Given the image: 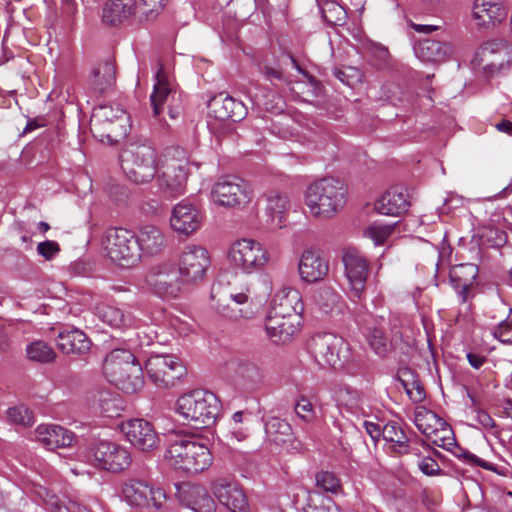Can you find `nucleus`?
<instances>
[{
  "label": "nucleus",
  "mask_w": 512,
  "mask_h": 512,
  "mask_svg": "<svg viewBox=\"0 0 512 512\" xmlns=\"http://www.w3.org/2000/svg\"><path fill=\"white\" fill-rule=\"evenodd\" d=\"M308 350L322 367L343 368L351 360L349 344L332 333L314 335L308 342Z\"/></svg>",
  "instance_id": "423d86ee"
},
{
  "label": "nucleus",
  "mask_w": 512,
  "mask_h": 512,
  "mask_svg": "<svg viewBox=\"0 0 512 512\" xmlns=\"http://www.w3.org/2000/svg\"><path fill=\"white\" fill-rule=\"evenodd\" d=\"M167 0H109L102 10L103 22L117 25L132 16L149 17L161 10Z\"/></svg>",
  "instance_id": "9b49d317"
},
{
  "label": "nucleus",
  "mask_w": 512,
  "mask_h": 512,
  "mask_svg": "<svg viewBox=\"0 0 512 512\" xmlns=\"http://www.w3.org/2000/svg\"><path fill=\"white\" fill-rule=\"evenodd\" d=\"M153 116L161 118L164 111L171 119L178 118L183 111L182 97L168 80L163 68L160 67L155 76L153 92L150 95Z\"/></svg>",
  "instance_id": "f8f14e48"
},
{
  "label": "nucleus",
  "mask_w": 512,
  "mask_h": 512,
  "mask_svg": "<svg viewBox=\"0 0 512 512\" xmlns=\"http://www.w3.org/2000/svg\"><path fill=\"white\" fill-rule=\"evenodd\" d=\"M189 157L185 149L171 147L165 150L156 173L159 190L169 196L178 197L186 192L189 175Z\"/></svg>",
  "instance_id": "f03ea898"
},
{
  "label": "nucleus",
  "mask_w": 512,
  "mask_h": 512,
  "mask_svg": "<svg viewBox=\"0 0 512 512\" xmlns=\"http://www.w3.org/2000/svg\"><path fill=\"white\" fill-rule=\"evenodd\" d=\"M301 316L299 314L282 315L269 312L265 322V330L268 338L276 344L290 342L299 332Z\"/></svg>",
  "instance_id": "4be33fe9"
},
{
  "label": "nucleus",
  "mask_w": 512,
  "mask_h": 512,
  "mask_svg": "<svg viewBox=\"0 0 512 512\" xmlns=\"http://www.w3.org/2000/svg\"><path fill=\"white\" fill-rule=\"evenodd\" d=\"M300 278L308 283L322 280L328 273V263L313 250H305L298 263Z\"/></svg>",
  "instance_id": "7c9ffc66"
},
{
  "label": "nucleus",
  "mask_w": 512,
  "mask_h": 512,
  "mask_svg": "<svg viewBox=\"0 0 512 512\" xmlns=\"http://www.w3.org/2000/svg\"><path fill=\"white\" fill-rule=\"evenodd\" d=\"M122 496L131 506L160 509L166 500L164 491L154 488L148 482L139 479H128L122 485Z\"/></svg>",
  "instance_id": "6ab92c4d"
},
{
  "label": "nucleus",
  "mask_w": 512,
  "mask_h": 512,
  "mask_svg": "<svg viewBox=\"0 0 512 512\" xmlns=\"http://www.w3.org/2000/svg\"><path fill=\"white\" fill-rule=\"evenodd\" d=\"M130 372L135 380L134 385H138V363L135 356L125 349H114L104 359L103 373L109 382L116 385L119 389H132V385L125 384L123 376Z\"/></svg>",
  "instance_id": "4468645a"
},
{
  "label": "nucleus",
  "mask_w": 512,
  "mask_h": 512,
  "mask_svg": "<svg viewBox=\"0 0 512 512\" xmlns=\"http://www.w3.org/2000/svg\"><path fill=\"white\" fill-rule=\"evenodd\" d=\"M211 489L218 502L230 512H248L247 496L237 483L219 478L213 482Z\"/></svg>",
  "instance_id": "b1692460"
},
{
  "label": "nucleus",
  "mask_w": 512,
  "mask_h": 512,
  "mask_svg": "<svg viewBox=\"0 0 512 512\" xmlns=\"http://www.w3.org/2000/svg\"><path fill=\"white\" fill-rule=\"evenodd\" d=\"M92 85L95 90L104 93L109 90L116 81V69L111 60L98 63L91 71Z\"/></svg>",
  "instance_id": "a19ab883"
},
{
  "label": "nucleus",
  "mask_w": 512,
  "mask_h": 512,
  "mask_svg": "<svg viewBox=\"0 0 512 512\" xmlns=\"http://www.w3.org/2000/svg\"><path fill=\"white\" fill-rule=\"evenodd\" d=\"M90 127L93 132H106L108 140L125 137L130 132V117L118 104L100 105L94 108Z\"/></svg>",
  "instance_id": "9d476101"
},
{
  "label": "nucleus",
  "mask_w": 512,
  "mask_h": 512,
  "mask_svg": "<svg viewBox=\"0 0 512 512\" xmlns=\"http://www.w3.org/2000/svg\"><path fill=\"white\" fill-rule=\"evenodd\" d=\"M396 223L393 224H378L374 223L369 226L365 235L373 240L375 245L383 244L386 239L392 234Z\"/></svg>",
  "instance_id": "603ef678"
},
{
  "label": "nucleus",
  "mask_w": 512,
  "mask_h": 512,
  "mask_svg": "<svg viewBox=\"0 0 512 512\" xmlns=\"http://www.w3.org/2000/svg\"><path fill=\"white\" fill-rule=\"evenodd\" d=\"M26 355L30 361L37 363H51L56 358L53 348L42 340L33 341L28 344Z\"/></svg>",
  "instance_id": "49530a36"
},
{
  "label": "nucleus",
  "mask_w": 512,
  "mask_h": 512,
  "mask_svg": "<svg viewBox=\"0 0 512 512\" xmlns=\"http://www.w3.org/2000/svg\"><path fill=\"white\" fill-rule=\"evenodd\" d=\"M478 275V267L472 263L461 264L450 272V279L459 289L458 295L463 303L467 300V293Z\"/></svg>",
  "instance_id": "58836bf2"
},
{
  "label": "nucleus",
  "mask_w": 512,
  "mask_h": 512,
  "mask_svg": "<svg viewBox=\"0 0 512 512\" xmlns=\"http://www.w3.org/2000/svg\"><path fill=\"white\" fill-rule=\"evenodd\" d=\"M383 439L394 444V450L398 453H407L409 439L403 429L396 422H389L382 428Z\"/></svg>",
  "instance_id": "a18cd8bd"
},
{
  "label": "nucleus",
  "mask_w": 512,
  "mask_h": 512,
  "mask_svg": "<svg viewBox=\"0 0 512 512\" xmlns=\"http://www.w3.org/2000/svg\"><path fill=\"white\" fill-rule=\"evenodd\" d=\"M302 311L303 303L300 293L296 289L283 287L274 294L269 312L282 315L299 314L301 316Z\"/></svg>",
  "instance_id": "c9c22d12"
},
{
  "label": "nucleus",
  "mask_w": 512,
  "mask_h": 512,
  "mask_svg": "<svg viewBox=\"0 0 512 512\" xmlns=\"http://www.w3.org/2000/svg\"><path fill=\"white\" fill-rule=\"evenodd\" d=\"M416 56L422 61L442 62L452 53L450 44L434 39H424L414 48Z\"/></svg>",
  "instance_id": "4c0bfd02"
},
{
  "label": "nucleus",
  "mask_w": 512,
  "mask_h": 512,
  "mask_svg": "<svg viewBox=\"0 0 512 512\" xmlns=\"http://www.w3.org/2000/svg\"><path fill=\"white\" fill-rule=\"evenodd\" d=\"M367 341L371 349L381 357L387 356L391 351V342L382 328L371 329L367 335Z\"/></svg>",
  "instance_id": "de8ad7c7"
},
{
  "label": "nucleus",
  "mask_w": 512,
  "mask_h": 512,
  "mask_svg": "<svg viewBox=\"0 0 512 512\" xmlns=\"http://www.w3.org/2000/svg\"><path fill=\"white\" fill-rule=\"evenodd\" d=\"M508 11L501 0H475L473 17L477 25L489 27L502 22Z\"/></svg>",
  "instance_id": "473e14b6"
},
{
  "label": "nucleus",
  "mask_w": 512,
  "mask_h": 512,
  "mask_svg": "<svg viewBox=\"0 0 512 512\" xmlns=\"http://www.w3.org/2000/svg\"><path fill=\"white\" fill-rule=\"evenodd\" d=\"M176 411L187 425L203 429L215 423L219 402L212 392L197 389L178 398Z\"/></svg>",
  "instance_id": "7ed1b4c3"
},
{
  "label": "nucleus",
  "mask_w": 512,
  "mask_h": 512,
  "mask_svg": "<svg viewBox=\"0 0 512 512\" xmlns=\"http://www.w3.org/2000/svg\"><path fill=\"white\" fill-rule=\"evenodd\" d=\"M170 329L179 337H188L196 331V323L188 316H172L169 319Z\"/></svg>",
  "instance_id": "3c124183"
},
{
  "label": "nucleus",
  "mask_w": 512,
  "mask_h": 512,
  "mask_svg": "<svg viewBox=\"0 0 512 512\" xmlns=\"http://www.w3.org/2000/svg\"><path fill=\"white\" fill-rule=\"evenodd\" d=\"M229 433L238 442L245 440L249 435L247 425H230Z\"/></svg>",
  "instance_id": "e2e57ef3"
},
{
  "label": "nucleus",
  "mask_w": 512,
  "mask_h": 512,
  "mask_svg": "<svg viewBox=\"0 0 512 512\" xmlns=\"http://www.w3.org/2000/svg\"><path fill=\"white\" fill-rule=\"evenodd\" d=\"M102 247L106 256L115 264L130 268L140 259L139 243L133 231L125 228H110L105 232Z\"/></svg>",
  "instance_id": "0eeeda50"
},
{
  "label": "nucleus",
  "mask_w": 512,
  "mask_h": 512,
  "mask_svg": "<svg viewBox=\"0 0 512 512\" xmlns=\"http://www.w3.org/2000/svg\"><path fill=\"white\" fill-rule=\"evenodd\" d=\"M363 425L366 432L371 436L373 440H378L382 435V429L379 427V425L369 421H365Z\"/></svg>",
  "instance_id": "338daca9"
},
{
  "label": "nucleus",
  "mask_w": 512,
  "mask_h": 512,
  "mask_svg": "<svg viewBox=\"0 0 512 512\" xmlns=\"http://www.w3.org/2000/svg\"><path fill=\"white\" fill-rule=\"evenodd\" d=\"M262 73L270 81H272L273 79H276V80H279V81L283 80V74H282V72L279 69L265 66L262 69Z\"/></svg>",
  "instance_id": "774afa93"
},
{
  "label": "nucleus",
  "mask_w": 512,
  "mask_h": 512,
  "mask_svg": "<svg viewBox=\"0 0 512 512\" xmlns=\"http://www.w3.org/2000/svg\"><path fill=\"white\" fill-rule=\"evenodd\" d=\"M290 210V199L281 191H270L266 194V223L274 230L285 227L286 218Z\"/></svg>",
  "instance_id": "bb28decb"
},
{
  "label": "nucleus",
  "mask_w": 512,
  "mask_h": 512,
  "mask_svg": "<svg viewBox=\"0 0 512 512\" xmlns=\"http://www.w3.org/2000/svg\"><path fill=\"white\" fill-rule=\"evenodd\" d=\"M57 345L65 354H85L91 349V341L79 329L61 331L57 337Z\"/></svg>",
  "instance_id": "e433bc0d"
},
{
  "label": "nucleus",
  "mask_w": 512,
  "mask_h": 512,
  "mask_svg": "<svg viewBox=\"0 0 512 512\" xmlns=\"http://www.w3.org/2000/svg\"><path fill=\"white\" fill-rule=\"evenodd\" d=\"M120 428L127 441L139 451L149 453L159 447V435L153 424L145 419H129Z\"/></svg>",
  "instance_id": "412c9836"
},
{
  "label": "nucleus",
  "mask_w": 512,
  "mask_h": 512,
  "mask_svg": "<svg viewBox=\"0 0 512 512\" xmlns=\"http://www.w3.org/2000/svg\"><path fill=\"white\" fill-rule=\"evenodd\" d=\"M210 265V256L206 248L196 244L186 245L180 255L178 269L184 283L193 284L202 281Z\"/></svg>",
  "instance_id": "a211bd4d"
},
{
  "label": "nucleus",
  "mask_w": 512,
  "mask_h": 512,
  "mask_svg": "<svg viewBox=\"0 0 512 512\" xmlns=\"http://www.w3.org/2000/svg\"><path fill=\"white\" fill-rule=\"evenodd\" d=\"M253 295L252 284L248 285L245 290L239 292H230L225 294V289L221 285L212 287L211 298L214 302L216 311L228 319L237 320L238 318H250L251 312H243L242 309L231 308L227 303V299L233 300L236 304L243 305L249 302Z\"/></svg>",
  "instance_id": "5701e85b"
},
{
  "label": "nucleus",
  "mask_w": 512,
  "mask_h": 512,
  "mask_svg": "<svg viewBox=\"0 0 512 512\" xmlns=\"http://www.w3.org/2000/svg\"><path fill=\"white\" fill-rule=\"evenodd\" d=\"M96 403L99 411L109 418L120 415V412L123 410L121 397L109 391L98 392Z\"/></svg>",
  "instance_id": "c03bdc74"
},
{
  "label": "nucleus",
  "mask_w": 512,
  "mask_h": 512,
  "mask_svg": "<svg viewBox=\"0 0 512 512\" xmlns=\"http://www.w3.org/2000/svg\"><path fill=\"white\" fill-rule=\"evenodd\" d=\"M138 373H139L138 380L140 383L137 386L134 385L135 380H134L133 376H130L131 375L130 372L126 373V375L123 376V381L125 382V384L127 383L129 385H132V389H121L123 392L128 393V394H133V393L140 391L143 388V386H144L143 371H142V367L139 363H138Z\"/></svg>",
  "instance_id": "bf43d9fd"
},
{
  "label": "nucleus",
  "mask_w": 512,
  "mask_h": 512,
  "mask_svg": "<svg viewBox=\"0 0 512 512\" xmlns=\"http://www.w3.org/2000/svg\"><path fill=\"white\" fill-rule=\"evenodd\" d=\"M410 202L403 187H393L375 202V210L383 215L399 216L408 210Z\"/></svg>",
  "instance_id": "72a5a7b5"
},
{
  "label": "nucleus",
  "mask_w": 512,
  "mask_h": 512,
  "mask_svg": "<svg viewBox=\"0 0 512 512\" xmlns=\"http://www.w3.org/2000/svg\"><path fill=\"white\" fill-rule=\"evenodd\" d=\"M428 439L431 440L432 444L448 451H452V449L456 447V439L453 430L446 422L445 425L439 426Z\"/></svg>",
  "instance_id": "09e8293b"
},
{
  "label": "nucleus",
  "mask_w": 512,
  "mask_h": 512,
  "mask_svg": "<svg viewBox=\"0 0 512 512\" xmlns=\"http://www.w3.org/2000/svg\"><path fill=\"white\" fill-rule=\"evenodd\" d=\"M343 264L350 292L353 297L360 299L367 281L368 262L358 251L347 250L343 255Z\"/></svg>",
  "instance_id": "393cba45"
},
{
  "label": "nucleus",
  "mask_w": 512,
  "mask_h": 512,
  "mask_svg": "<svg viewBox=\"0 0 512 512\" xmlns=\"http://www.w3.org/2000/svg\"><path fill=\"white\" fill-rule=\"evenodd\" d=\"M267 440L277 446H284L292 441L291 425L278 417H272L265 424Z\"/></svg>",
  "instance_id": "ea45409f"
},
{
  "label": "nucleus",
  "mask_w": 512,
  "mask_h": 512,
  "mask_svg": "<svg viewBox=\"0 0 512 512\" xmlns=\"http://www.w3.org/2000/svg\"><path fill=\"white\" fill-rule=\"evenodd\" d=\"M314 301L324 313H332L340 310L342 297L334 288L323 286L314 295Z\"/></svg>",
  "instance_id": "37998d69"
},
{
  "label": "nucleus",
  "mask_w": 512,
  "mask_h": 512,
  "mask_svg": "<svg viewBox=\"0 0 512 512\" xmlns=\"http://www.w3.org/2000/svg\"><path fill=\"white\" fill-rule=\"evenodd\" d=\"M204 218V212L199 206L182 200L171 209L169 227L178 237L189 238L200 230Z\"/></svg>",
  "instance_id": "f3484780"
},
{
  "label": "nucleus",
  "mask_w": 512,
  "mask_h": 512,
  "mask_svg": "<svg viewBox=\"0 0 512 512\" xmlns=\"http://www.w3.org/2000/svg\"><path fill=\"white\" fill-rule=\"evenodd\" d=\"M317 485L327 492L335 493L340 488V481L335 474L322 471L316 475Z\"/></svg>",
  "instance_id": "5fc2aeb1"
},
{
  "label": "nucleus",
  "mask_w": 512,
  "mask_h": 512,
  "mask_svg": "<svg viewBox=\"0 0 512 512\" xmlns=\"http://www.w3.org/2000/svg\"><path fill=\"white\" fill-rule=\"evenodd\" d=\"M135 235L137 242L139 243L140 259L143 254L149 256L157 255L166 247V236L156 225H143Z\"/></svg>",
  "instance_id": "2f4dec72"
},
{
  "label": "nucleus",
  "mask_w": 512,
  "mask_h": 512,
  "mask_svg": "<svg viewBox=\"0 0 512 512\" xmlns=\"http://www.w3.org/2000/svg\"><path fill=\"white\" fill-rule=\"evenodd\" d=\"M414 423L417 429L427 438L433 434L439 426L445 425V421L436 413L425 407H417L414 412Z\"/></svg>",
  "instance_id": "79ce46f5"
},
{
  "label": "nucleus",
  "mask_w": 512,
  "mask_h": 512,
  "mask_svg": "<svg viewBox=\"0 0 512 512\" xmlns=\"http://www.w3.org/2000/svg\"><path fill=\"white\" fill-rule=\"evenodd\" d=\"M419 469L428 476H434L441 471L438 463L431 457H425L418 462Z\"/></svg>",
  "instance_id": "680f3d73"
},
{
  "label": "nucleus",
  "mask_w": 512,
  "mask_h": 512,
  "mask_svg": "<svg viewBox=\"0 0 512 512\" xmlns=\"http://www.w3.org/2000/svg\"><path fill=\"white\" fill-rule=\"evenodd\" d=\"M254 192L250 184L237 176H222L211 189L212 201L221 207L242 209L253 199Z\"/></svg>",
  "instance_id": "6e6552de"
},
{
  "label": "nucleus",
  "mask_w": 512,
  "mask_h": 512,
  "mask_svg": "<svg viewBox=\"0 0 512 512\" xmlns=\"http://www.w3.org/2000/svg\"><path fill=\"white\" fill-rule=\"evenodd\" d=\"M295 413L299 419L306 423H312L317 418V411L313 404L306 397H301L295 405Z\"/></svg>",
  "instance_id": "864d4df0"
},
{
  "label": "nucleus",
  "mask_w": 512,
  "mask_h": 512,
  "mask_svg": "<svg viewBox=\"0 0 512 512\" xmlns=\"http://www.w3.org/2000/svg\"><path fill=\"white\" fill-rule=\"evenodd\" d=\"M228 258L237 269L251 274L267 265L270 261V253L255 239L241 238L231 244Z\"/></svg>",
  "instance_id": "1a4fd4ad"
},
{
  "label": "nucleus",
  "mask_w": 512,
  "mask_h": 512,
  "mask_svg": "<svg viewBox=\"0 0 512 512\" xmlns=\"http://www.w3.org/2000/svg\"><path fill=\"white\" fill-rule=\"evenodd\" d=\"M138 373H139L138 380L140 383L137 386L134 385L135 380H134L133 376H130L131 375L130 372L126 373V375L123 376V381L125 382V384L127 383L129 385H132V389H121L123 392L128 393V394H133V393L140 391L143 388V386H144L143 371H142V367L139 363H138Z\"/></svg>",
  "instance_id": "052dcab7"
},
{
  "label": "nucleus",
  "mask_w": 512,
  "mask_h": 512,
  "mask_svg": "<svg viewBox=\"0 0 512 512\" xmlns=\"http://www.w3.org/2000/svg\"><path fill=\"white\" fill-rule=\"evenodd\" d=\"M210 116L220 121L231 120L237 122L247 115V109L241 101L220 93L210 99L208 103Z\"/></svg>",
  "instance_id": "a878e982"
},
{
  "label": "nucleus",
  "mask_w": 512,
  "mask_h": 512,
  "mask_svg": "<svg viewBox=\"0 0 512 512\" xmlns=\"http://www.w3.org/2000/svg\"><path fill=\"white\" fill-rule=\"evenodd\" d=\"M95 315L108 326L124 330L137 326V318L120 307L107 303H98L94 308Z\"/></svg>",
  "instance_id": "c756f323"
},
{
  "label": "nucleus",
  "mask_w": 512,
  "mask_h": 512,
  "mask_svg": "<svg viewBox=\"0 0 512 512\" xmlns=\"http://www.w3.org/2000/svg\"><path fill=\"white\" fill-rule=\"evenodd\" d=\"M37 254L47 261L53 260L61 251L60 245L54 240H45L38 243Z\"/></svg>",
  "instance_id": "4d7b16f0"
},
{
  "label": "nucleus",
  "mask_w": 512,
  "mask_h": 512,
  "mask_svg": "<svg viewBox=\"0 0 512 512\" xmlns=\"http://www.w3.org/2000/svg\"><path fill=\"white\" fill-rule=\"evenodd\" d=\"M169 465L187 473H199L212 464L208 447L188 436H177L166 450Z\"/></svg>",
  "instance_id": "20e7f679"
},
{
  "label": "nucleus",
  "mask_w": 512,
  "mask_h": 512,
  "mask_svg": "<svg viewBox=\"0 0 512 512\" xmlns=\"http://www.w3.org/2000/svg\"><path fill=\"white\" fill-rule=\"evenodd\" d=\"M147 283L155 294L162 298H176L184 283L180 271L173 263L165 262L154 267L147 277Z\"/></svg>",
  "instance_id": "aec40b11"
},
{
  "label": "nucleus",
  "mask_w": 512,
  "mask_h": 512,
  "mask_svg": "<svg viewBox=\"0 0 512 512\" xmlns=\"http://www.w3.org/2000/svg\"><path fill=\"white\" fill-rule=\"evenodd\" d=\"M88 458L96 467L110 472L124 471L132 462L126 447L109 440L94 443L89 449Z\"/></svg>",
  "instance_id": "ddd939ff"
},
{
  "label": "nucleus",
  "mask_w": 512,
  "mask_h": 512,
  "mask_svg": "<svg viewBox=\"0 0 512 512\" xmlns=\"http://www.w3.org/2000/svg\"><path fill=\"white\" fill-rule=\"evenodd\" d=\"M149 379L158 387L173 386L186 374L182 361L174 355H153L145 365Z\"/></svg>",
  "instance_id": "dca6fc26"
},
{
  "label": "nucleus",
  "mask_w": 512,
  "mask_h": 512,
  "mask_svg": "<svg viewBox=\"0 0 512 512\" xmlns=\"http://www.w3.org/2000/svg\"><path fill=\"white\" fill-rule=\"evenodd\" d=\"M407 394L409 398L415 403L422 402L426 396L423 387L418 384H414L411 389H407Z\"/></svg>",
  "instance_id": "69168bd1"
},
{
  "label": "nucleus",
  "mask_w": 512,
  "mask_h": 512,
  "mask_svg": "<svg viewBox=\"0 0 512 512\" xmlns=\"http://www.w3.org/2000/svg\"><path fill=\"white\" fill-rule=\"evenodd\" d=\"M180 501L195 512H214L216 503L207 489L201 485H184L179 489Z\"/></svg>",
  "instance_id": "c85d7f7f"
},
{
  "label": "nucleus",
  "mask_w": 512,
  "mask_h": 512,
  "mask_svg": "<svg viewBox=\"0 0 512 512\" xmlns=\"http://www.w3.org/2000/svg\"><path fill=\"white\" fill-rule=\"evenodd\" d=\"M34 439L46 449L69 447L74 441V434L56 424H41L33 432Z\"/></svg>",
  "instance_id": "cd10ccee"
},
{
  "label": "nucleus",
  "mask_w": 512,
  "mask_h": 512,
  "mask_svg": "<svg viewBox=\"0 0 512 512\" xmlns=\"http://www.w3.org/2000/svg\"><path fill=\"white\" fill-rule=\"evenodd\" d=\"M231 369L238 383L246 390L257 388L263 381L260 367L249 359L238 358L233 360Z\"/></svg>",
  "instance_id": "f704fd0d"
},
{
  "label": "nucleus",
  "mask_w": 512,
  "mask_h": 512,
  "mask_svg": "<svg viewBox=\"0 0 512 512\" xmlns=\"http://www.w3.org/2000/svg\"><path fill=\"white\" fill-rule=\"evenodd\" d=\"M322 14L326 21L333 23V24H339L340 22L344 21L346 18V12L345 10L335 4V3H326L322 8Z\"/></svg>",
  "instance_id": "6e6d98bb"
},
{
  "label": "nucleus",
  "mask_w": 512,
  "mask_h": 512,
  "mask_svg": "<svg viewBox=\"0 0 512 512\" xmlns=\"http://www.w3.org/2000/svg\"><path fill=\"white\" fill-rule=\"evenodd\" d=\"M45 503L50 512H71L70 509L62 504L54 495L48 500H45Z\"/></svg>",
  "instance_id": "0e129e2a"
},
{
  "label": "nucleus",
  "mask_w": 512,
  "mask_h": 512,
  "mask_svg": "<svg viewBox=\"0 0 512 512\" xmlns=\"http://www.w3.org/2000/svg\"><path fill=\"white\" fill-rule=\"evenodd\" d=\"M512 61V46L504 40H492L483 44L473 59L475 66L488 76H493Z\"/></svg>",
  "instance_id": "2eb2a0df"
},
{
  "label": "nucleus",
  "mask_w": 512,
  "mask_h": 512,
  "mask_svg": "<svg viewBox=\"0 0 512 512\" xmlns=\"http://www.w3.org/2000/svg\"><path fill=\"white\" fill-rule=\"evenodd\" d=\"M121 167L129 180L146 184L155 178L160 166L156 150L149 143H132L120 155Z\"/></svg>",
  "instance_id": "39448f33"
},
{
  "label": "nucleus",
  "mask_w": 512,
  "mask_h": 512,
  "mask_svg": "<svg viewBox=\"0 0 512 512\" xmlns=\"http://www.w3.org/2000/svg\"><path fill=\"white\" fill-rule=\"evenodd\" d=\"M493 336L502 343L512 344V320L502 321L492 330Z\"/></svg>",
  "instance_id": "13d9d810"
},
{
  "label": "nucleus",
  "mask_w": 512,
  "mask_h": 512,
  "mask_svg": "<svg viewBox=\"0 0 512 512\" xmlns=\"http://www.w3.org/2000/svg\"><path fill=\"white\" fill-rule=\"evenodd\" d=\"M346 185L338 179L322 178L310 184L305 193V204L312 216L331 218L345 205Z\"/></svg>",
  "instance_id": "f257e3e1"
},
{
  "label": "nucleus",
  "mask_w": 512,
  "mask_h": 512,
  "mask_svg": "<svg viewBox=\"0 0 512 512\" xmlns=\"http://www.w3.org/2000/svg\"><path fill=\"white\" fill-rule=\"evenodd\" d=\"M6 417L10 423L23 427H29L34 423L33 412L24 405H16L8 408Z\"/></svg>",
  "instance_id": "8fccbe9b"
}]
</instances>
